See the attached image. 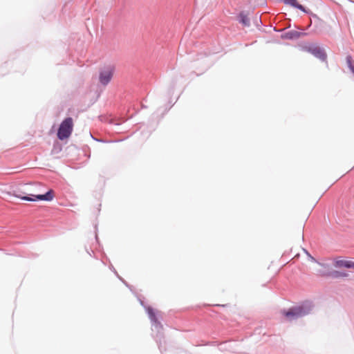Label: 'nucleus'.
I'll return each instance as SVG.
<instances>
[{"mask_svg": "<svg viewBox=\"0 0 354 354\" xmlns=\"http://www.w3.org/2000/svg\"><path fill=\"white\" fill-rule=\"evenodd\" d=\"M315 308L313 301L304 300L296 306L282 310V315L289 320H294L310 315Z\"/></svg>", "mask_w": 354, "mask_h": 354, "instance_id": "f257e3e1", "label": "nucleus"}, {"mask_svg": "<svg viewBox=\"0 0 354 354\" xmlns=\"http://www.w3.org/2000/svg\"><path fill=\"white\" fill-rule=\"evenodd\" d=\"M145 310L151 323L152 331L156 330V340L160 351L162 353V341H164L163 326L157 317V310L149 305L146 306Z\"/></svg>", "mask_w": 354, "mask_h": 354, "instance_id": "f03ea898", "label": "nucleus"}, {"mask_svg": "<svg viewBox=\"0 0 354 354\" xmlns=\"http://www.w3.org/2000/svg\"><path fill=\"white\" fill-rule=\"evenodd\" d=\"M299 48L301 51L307 52L319 61L324 63H327L328 55L325 49L316 43H304L299 46Z\"/></svg>", "mask_w": 354, "mask_h": 354, "instance_id": "7ed1b4c3", "label": "nucleus"}, {"mask_svg": "<svg viewBox=\"0 0 354 354\" xmlns=\"http://www.w3.org/2000/svg\"><path fill=\"white\" fill-rule=\"evenodd\" d=\"M73 120L68 116L65 118L60 123L57 130V138L61 141L68 140L73 131Z\"/></svg>", "mask_w": 354, "mask_h": 354, "instance_id": "20e7f679", "label": "nucleus"}, {"mask_svg": "<svg viewBox=\"0 0 354 354\" xmlns=\"http://www.w3.org/2000/svg\"><path fill=\"white\" fill-rule=\"evenodd\" d=\"M115 71V67L112 65H109L99 71V81L103 86H106L111 80Z\"/></svg>", "mask_w": 354, "mask_h": 354, "instance_id": "39448f33", "label": "nucleus"}, {"mask_svg": "<svg viewBox=\"0 0 354 354\" xmlns=\"http://www.w3.org/2000/svg\"><path fill=\"white\" fill-rule=\"evenodd\" d=\"M307 33L305 32H300L294 30H289L281 35V39L294 41L299 39L301 36H306Z\"/></svg>", "mask_w": 354, "mask_h": 354, "instance_id": "423d86ee", "label": "nucleus"}, {"mask_svg": "<svg viewBox=\"0 0 354 354\" xmlns=\"http://www.w3.org/2000/svg\"><path fill=\"white\" fill-rule=\"evenodd\" d=\"M54 197H55V192H54L53 189H48L44 194H37V201H44L50 202L53 200Z\"/></svg>", "mask_w": 354, "mask_h": 354, "instance_id": "0eeeda50", "label": "nucleus"}, {"mask_svg": "<svg viewBox=\"0 0 354 354\" xmlns=\"http://www.w3.org/2000/svg\"><path fill=\"white\" fill-rule=\"evenodd\" d=\"M319 265L322 266L324 269H321L318 270L319 274L322 277H330L331 278L332 276V269H329L330 266L327 263H317Z\"/></svg>", "mask_w": 354, "mask_h": 354, "instance_id": "6e6552de", "label": "nucleus"}, {"mask_svg": "<svg viewBox=\"0 0 354 354\" xmlns=\"http://www.w3.org/2000/svg\"><path fill=\"white\" fill-rule=\"evenodd\" d=\"M238 21L243 26L249 27L250 26V21L244 11H241L238 15Z\"/></svg>", "mask_w": 354, "mask_h": 354, "instance_id": "1a4fd4ad", "label": "nucleus"}, {"mask_svg": "<svg viewBox=\"0 0 354 354\" xmlns=\"http://www.w3.org/2000/svg\"><path fill=\"white\" fill-rule=\"evenodd\" d=\"M352 261L336 259L334 261V266L335 268H345L351 269Z\"/></svg>", "mask_w": 354, "mask_h": 354, "instance_id": "9d476101", "label": "nucleus"}, {"mask_svg": "<svg viewBox=\"0 0 354 354\" xmlns=\"http://www.w3.org/2000/svg\"><path fill=\"white\" fill-rule=\"evenodd\" d=\"M347 277H348V274L345 271L333 270L331 279H336L340 278H345Z\"/></svg>", "mask_w": 354, "mask_h": 354, "instance_id": "9b49d317", "label": "nucleus"}, {"mask_svg": "<svg viewBox=\"0 0 354 354\" xmlns=\"http://www.w3.org/2000/svg\"><path fill=\"white\" fill-rule=\"evenodd\" d=\"M346 62L349 71L354 75V62L353 59V57L351 54L346 55Z\"/></svg>", "mask_w": 354, "mask_h": 354, "instance_id": "f8f14e48", "label": "nucleus"}, {"mask_svg": "<svg viewBox=\"0 0 354 354\" xmlns=\"http://www.w3.org/2000/svg\"><path fill=\"white\" fill-rule=\"evenodd\" d=\"M62 150V145L59 141H55L53 143V149L51 150L52 154H58Z\"/></svg>", "mask_w": 354, "mask_h": 354, "instance_id": "ddd939ff", "label": "nucleus"}, {"mask_svg": "<svg viewBox=\"0 0 354 354\" xmlns=\"http://www.w3.org/2000/svg\"><path fill=\"white\" fill-rule=\"evenodd\" d=\"M20 199L23 200V201H31V202H37V194H27L25 196H21V197H20Z\"/></svg>", "mask_w": 354, "mask_h": 354, "instance_id": "4468645a", "label": "nucleus"}, {"mask_svg": "<svg viewBox=\"0 0 354 354\" xmlns=\"http://www.w3.org/2000/svg\"><path fill=\"white\" fill-rule=\"evenodd\" d=\"M140 304L143 307V308L145 309L146 308V306H149L147 302L145 301V299L144 297H142V295H138V294H135Z\"/></svg>", "mask_w": 354, "mask_h": 354, "instance_id": "2eb2a0df", "label": "nucleus"}, {"mask_svg": "<svg viewBox=\"0 0 354 354\" xmlns=\"http://www.w3.org/2000/svg\"><path fill=\"white\" fill-rule=\"evenodd\" d=\"M305 254L308 257V258L310 259L311 261L313 262H315V263H318V261L316 260V259H315L310 253L309 252L306 250V249H303Z\"/></svg>", "mask_w": 354, "mask_h": 354, "instance_id": "dca6fc26", "label": "nucleus"}, {"mask_svg": "<svg viewBox=\"0 0 354 354\" xmlns=\"http://www.w3.org/2000/svg\"><path fill=\"white\" fill-rule=\"evenodd\" d=\"M95 239L96 243H97L99 245V246H100L99 238L97 236V225H95Z\"/></svg>", "mask_w": 354, "mask_h": 354, "instance_id": "f3484780", "label": "nucleus"}, {"mask_svg": "<svg viewBox=\"0 0 354 354\" xmlns=\"http://www.w3.org/2000/svg\"><path fill=\"white\" fill-rule=\"evenodd\" d=\"M110 270H111L114 274L117 277V278L118 277L119 274L118 273L117 270H115V268H114V266L111 263L109 266Z\"/></svg>", "mask_w": 354, "mask_h": 354, "instance_id": "a211bd4d", "label": "nucleus"}, {"mask_svg": "<svg viewBox=\"0 0 354 354\" xmlns=\"http://www.w3.org/2000/svg\"><path fill=\"white\" fill-rule=\"evenodd\" d=\"M118 279L125 285V286L129 287V283L121 277L118 276Z\"/></svg>", "mask_w": 354, "mask_h": 354, "instance_id": "6ab92c4d", "label": "nucleus"}, {"mask_svg": "<svg viewBox=\"0 0 354 354\" xmlns=\"http://www.w3.org/2000/svg\"><path fill=\"white\" fill-rule=\"evenodd\" d=\"M91 137H92L94 140H97V142H114V141H112V140H111V141H105V140H102V139H99V140H98V139H95V138H94L93 137V136H92V135H91Z\"/></svg>", "mask_w": 354, "mask_h": 354, "instance_id": "aec40b11", "label": "nucleus"}, {"mask_svg": "<svg viewBox=\"0 0 354 354\" xmlns=\"http://www.w3.org/2000/svg\"><path fill=\"white\" fill-rule=\"evenodd\" d=\"M27 194H25V193H21V194H15L14 196L16 198H20V197L21 196H26Z\"/></svg>", "mask_w": 354, "mask_h": 354, "instance_id": "412c9836", "label": "nucleus"}, {"mask_svg": "<svg viewBox=\"0 0 354 354\" xmlns=\"http://www.w3.org/2000/svg\"><path fill=\"white\" fill-rule=\"evenodd\" d=\"M86 252L90 255L92 256L93 251L91 249H88L87 247H85Z\"/></svg>", "mask_w": 354, "mask_h": 354, "instance_id": "4be33fe9", "label": "nucleus"}, {"mask_svg": "<svg viewBox=\"0 0 354 354\" xmlns=\"http://www.w3.org/2000/svg\"><path fill=\"white\" fill-rule=\"evenodd\" d=\"M273 30H274V32H280L283 31V30H284V29H278V28H277L276 27H274V28H273Z\"/></svg>", "mask_w": 354, "mask_h": 354, "instance_id": "5701e85b", "label": "nucleus"}, {"mask_svg": "<svg viewBox=\"0 0 354 354\" xmlns=\"http://www.w3.org/2000/svg\"><path fill=\"white\" fill-rule=\"evenodd\" d=\"M175 86H176V80H174L171 82V88L174 89Z\"/></svg>", "mask_w": 354, "mask_h": 354, "instance_id": "b1692460", "label": "nucleus"}, {"mask_svg": "<svg viewBox=\"0 0 354 354\" xmlns=\"http://www.w3.org/2000/svg\"><path fill=\"white\" fill-rule=\"evenodd\" d=\"M127 288H129V290H130L133 293H134L133 290V287L131 285L129 284V287H127Z\"/></svg>", "mask_w": 354, "mask_h": 354, "instance_id": "393cba45", "label": "nucleus"}, {"mask_svg": "<svg viewBox=\"0 0 354 354\" xmlns=\"http://www.w3.org/2000/svg\"><path fill=\"white\" fill-rule=\"evenodd\" d=\"M102 257H103V258H105L106 259H107V261H110L109 259L107 257V256L106 255V254L104 252H103Z\"/></svg>", "mask_w": 354, "mask_h": 354, "instance_id": "a878e982", "label": "nucleus"}, {"mask_svg": "<svg viewBox=\"0 0 354 354\" xmlns=\"http://www.w3.org/2000/svg\"><path fill=\"white\" fill-rule=\"evenodd\" d=\"M225 344V343H222V344H221L219 345V349H220V350L223 349V348H223V346H224Z\"/></svg>", "mask_w": 354, "mask_h": 354, "instance_id": "bb28decb", "label": "nucleus"}, {"mask_svg": "<svg viewBox=\"0 0 354 354\" xmlns=\"http://www.w3.org/2000/svg\"><path fill=\"white\" fill-rule=\"evenodd\" d=\"M171 106H172V105H169L168 106H166L165 111H167L168 110H169L171 108Z\"/></svg>", "mask_w": 354, "mask_h": 354, "instance_id": "cd10ccee", "label": "nucleus"}, {"mask_svg": "<svg viewBox=\"0 0 354 354\" xmlns=\"http://www.w3.org/2000/svg\"><path fill=\"white\" fill-rule=\"evenodd\" d=\"M215 306L225 307V306H227V304H216Z\"/></svg>", "mask_w": 354, "mask_h": 354, "instance_id": "c85d7f7f", "label": "nucleus"}, {"mask_svg": "<svg viewBox=\"0 0 354 354\" xmlns=\"http://www.w3.org/2000/svg\"><path fill=\"white\" fill-rule=\"evenodd\" d=\"M351 268L354 269V261H352Z\"/></svg>", "mask_w": 354, "mask_h": 354, "instance_id": "c756f323", "label": "nucleus"}, {"mask_svg": "<svg viewBox=\"0 0 354 354\" xmlns=\"http://www.w3.org/2000/svg\"><path fill=\"white\" fill-rule=\"evenodd\" d=\"M102 263L104 265H106V263H105L103 260H102Z\"/></svg>", "mask_w": 354, "mask_h": 354, "instance_id": "7c9ffc66", "label": "nucleus"}]
</instances>
